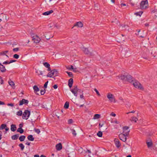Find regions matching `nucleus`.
<instances>
[{
	"label": "nucleus",
	"mask_w": 157,
	"mask_h": 157,
	"mask_svg": "<svg viewBox=\"0 0 157 157\" xmlns=\"http://www.w3.org/2000/svg\"><path fill=\"white\" fill-rule=\"evenodd\" d=\"M119 77L122 80L127 81L130 82L133 81V79L132 76L127 73H124V75H121Z\"/></svg>",
	"instance_id": "1"
},
{
	"label": "nucleus",
	"mask_w": 157,
	"mask_h": 157,
	"mask_svg": "<svg viewBox=\"0 0 157 157\" xmlns=\"http://www.w3.org/2000/svg\"><path fill=\"white\" fill-rule=\"evenodd\" d=\"M47 75V77L50 78H53L58 75V72L56 69H53L50 71Z\"/></svg>",
	"instance_id": "2"
},
{
	"label": "nucleus",
	"mask_w": 157,
	"mask_h": 157,
	"mask_svg": "<svg viewBox=\"0 0 157 157\" xmlns=\"http://www.w3.org/2000/svg\"><path fill=\"white\" fill-rule=\"evenodd\" d=\"M73 87V88L72 89H71L70 90L76 97L77 96L78 92H82V91L81 90L78 88L77 86H74Z\"/></svg>",
	"instance_id": "3"
},
{
	"label": "nucleus",
	"mask_w": 157,
	"mask_h": 157,
	"mask_svg": "<svg viewBox=\"0 0 157 157\" xmlns=\"http://www.w3.org/2000/svg\"><path fill=\"white\" fill-rule=\"evenodd\" d=\"M30 115V111L28 110H25L22 115V118L27 120Z\"/></svg>",
	"instance_id": "4"
},
{
	"label": "nucleus",
	"mask_w": 157,
	"mask_h": 157,
	"mask_svg": "<svg viewBox=\"0 0 157 157\" xmlns=\"http://www.w3.org/2000/svg\"><path fill=\"white\" fill-rule=\"evenodd\" d=\"M133 85L135 87L139 89L143 90L144 88L141 84L138 81H135L133 83Z\"/></svg>",
	"instance_id": "5"
},
{
	"label": "nucleus",
	"mask_w": 157,
	"mask_h": 157,
	"mask_svg": "<svg viewBox=\"0 0 157 157\" xmlns=\"http://www.w3.org/2000/svg\"><path fill=\"white\" fill-rule=\"evenodd\" d=\"M148 2L147 0L142 1L140 3V8L142 9H145L147 7Z\"/></svg>",
	"instance_id": "6"
},
{
	"label": "nucleus",
	"mask_w": 157,
	"mask_h": 157,
	"mask_svg": "<svg viewBox=\"0 0 157 157\" xmlns=\"http://www.w3.org/2000/svg\"><path fill=\"white\" fill-rule=\"evenodd\" d=\"M82 50L84 53L86 55H89L91 56H94V54L92 52H91L88 50V48H83Z\"/></svg>",
	"instance_id": "7"
},
{
	"label": "nucleus",
	"mask_w": 157,
	"mask_h": 157,
	"mask_svg": "<svg viewBox=\"0 0 157 157\" xmlns=\"http://www.w3.org/2000/svg\"><path fill=\"white\" fill-rule=\"evenodd\" d=\"M128 135H126L125 134L121 133L119 135V139L125 142L127 140V136Z\"/></svg>",
	"instance_id": "8"
},
{
	"label": "nucleus",
	"mask_w": 157,
	"mask_h": 157,
	"mask_svg": "<svg viewBox=\"0 0 157 157\" xmlns=\"http://www.w3.org/2000/svg\"><path fill=\"white\" fill-rule=\"evenodd\" d=\"M129 128L128 126L123 127V132L122 133L125 134L126 135H128L130 132V130H128Z\"/></svg>",
	"instance_id": "9"
},
{
	"label": "nucleus",
	"mask_w": 157,
	"mask_h": 157,
	"mask_svg": "<svg viewBox=\"0 0 157 157\" xmlns=\"http://www.w3.org/2000/svg\"><path fill=\"white\" fill-rule=\"evenodd\" d=\"M32 40L33 41L34 43H37L40 41V39L37 35H36L32 37Z\"/></svg>",
	"instance_id": "10"
},
{
	"label": "nucleus",
	"mask_w": 157,
	"mask_h": 157,
	"mask_svg": "<svg viewBox=\"0 0 157 157\" xmlns=\"http://www.w3.org/2000/svg\"><path fill=\"white\" fill-rule=\"evenodd\" d=\"M29 101L28 100H26L24 99H23L21 100H20L19 102V105H21L23 104L25 105H27L29 103Z\"/></svg>",
	"instance_id": "11"
},
{
	"label": "nucleus",
	"mask_w": 157,
	"mask_h": 157,
	"mask_svg": "<svg viewBox=\"0 0 157 157\" xmlns=\"http://www.w3.org/2000/svg\"><path fill=\"white\" fill-rule=\"evenodd\" d=\"M115 144L117 148H119L121 146V144L119 140L117 139H115L114 140Z\"/></svg>",
	"instance_id": "12"
},
{
	"label": "nucleus",
	"mask_w": 157,
	"mask_h": 157,
	"mask_svg": "<svg viewBox=\"0 0 157 157\" xmlns=\"http://www.w3.org/2000/svg\"><path fill=\"white\" fill-rule=\"evenodd\" d=\"M6 71V69L5 67L0 63V71L2 73L5 72Z\"/></svg>",
	"instance_id": "13"
},
{
	"label": "nucleus",
	"mask_w": 157,
	"mask_h": 157,
	"mask_svg": "<svg viewBox=\"0 0 157 157\" xmlns=\"http://www.w3.org/2000/svg\"><path fill=\"white\" fill-rule=\"evenodd\" d=\"M83 26V24L81 22L79 21L76 22L75 24L74 25V26L72 27V28H73L75 26H77L78 27H82Z\"/></svg>",
	"instance_id": "14"
},
{
	"label": "nucleus",
	"mask_w": 157,
	"mask_h": 157,
	"mask_svg": "<svg viewBox=\"0 0 157 157\" xmlns=\"http://www.w3.org/2000/svg\"><path fill=\"white\" fill-rule=\"evenodd\" d=\"M73 83V80L72 78L70 79L68 81V85L70 88H71Z\"/></svg>",
	"instance_id": "15"
},
{
	"label": "nucleus",
	"mask_w": 157,
	"mask_h": 157,
	"mask_svg": "<svg viewBox=\"0 0 157 157\" xmlns=\"http://www.w3.org/2000/svg\"><path fill=\"white\" fill-rule=\"evenodd\" d=\"M56 149L58 151L61 150L62 148V145L61 143L57 144L56 145Z\"/></svg>",
	"instance_id": "16"
},
{
	"label": "nucleus",
	"mask_w": 157,
	"mask_h": 157,
	"mask_svg": "<svg viewBox=\"0 0 157 157\" xmlns=\"http://www.w3.org/2000/svg\"><path fill=\"white\" fill-rule=\"evenodd\" d=\"M43 64L45 67L48 68V71H51L50 65L49 63L47 62H44L43 63Z\"/></svg>",
	"instance_id": "17"
},
{
	"label": "nucleus",
	"mask_w": 157,
	"mask_h": 157,
	"mask_svg": "<svg viewBox=\"0 0 157 157\" xmlns=\"http://www.w3.org/2000/svg\"><path fill=\"white\" fill-rule=\"evenodd\" d=\"M8 52L9 51L8 50H6L1 52H0V56L5 55L7 57L9 58V56L7 55H6V53Z\"/></svg>",
	"instance_id": "18"
},
{
	"label": "nucleus",
	"mask_w": 157,
	"mask_h": 157,
	"mask_svg": "<svg viewBox=\"0 0 157 157\" xmlns=\"http://www.w3.org/2000/svg\"><path fill=\"white\" fill-rule=\"evenodd\" d=\"M17 129V127L15 124H12L11 125L10 129L11 131L14 132Z\"/></svg>",
	"instance_id": "19"
},
{
	"label": "nucleus",
	"mask_w": 157,
	"mask_h": 157,
	"mask_svg": "<svg viewBox=\"0 0 157 157\" xmlns=\"http://www.w3.org/2000/svg\"><path fill=\"white\" fill-rule=\"evenodd\" d=\"M53 11L52 10H51L49 11H48L43 13V15H48L52 13Z\"/></svg>",
	"instance_id": "20"
},
{
	"label": "nucleus",
	"mask_w": 157,
	"mask_h": 157,
	"mask_svg": "<svg viewBox=\"0 0 157 157\" xmlns=\"http://www.w3.org/2000/svg\"><path fill=\"white\" fill-rule=\"evenodd\" d=\"M19 136V134H17L11 136V139L13 140H16L18 139Z\"/></svg>",
	"instance_id": "21"
},
{
	"label": "nucleus",
	"mask_w": 157,
	"mask_h": 157,
	"mask_svg": "<svg viewBox=\"0 0 157 157\" xmlns=\"http://www.w3.org/2000/svg\"><path fill=\"white\" fill-rule=\"evenodd\" d=\"M33 89L34 93L36 94H38L37 93H36V92L39 91V89L37 86L36 85H35L33 87Z\"/></svg>",
	"instance_id": "22"
},
{
	"label": "nucleus",
	"mask_w": 157,
	"mask_h": 157,
	"mask_svg": "<svg viewBox=\"0 0 157 157\" xmlns=\"http://www.w3.org/2000/svg\"><path fill=\"white\" fill-rule=\"evenodd\" d=\"M28 139L30 141H33L34 140V138L32 135H29L27 137Z\"/></svg>",
	"instance_id": "23"
},
{
	"label": "nucleus",
	"mask_w": 157,
	"mask_h": 157,
	"mask_svg": "<svg viewBox=\"0 0 157 157\" xmlns=\"http://www.w3.org/2000/svg\"><path fill=\"white\" fill-rule=\"evenodd\" d=\"M25 137L26 136H25L22 135L19 137V140L20 141L22 142L24 140Z\"/></svg>",
	"instance_id": "24"
},
{
	"label": "nucleus",
	"mask_w": 157,
	"mask_h": 157,
	"mask_svg": "<svg viewBox=\"0 0 157 157\" xmlns=\"http://www.w3.org/2000/svg\"><path fill=\"white\" fill-rule=\"evenodd\" d=\"M7 126V125L5 124H2L0 126V130H3Z\"/></svg>",
	"instance_id": "25"
},
{
	"label": "nucleus",
	"mask_w": 157,
	"mask_h": 157,
	"mask_svg": "<svg viewBox=\"0 0 157 157\" xmlns=\"http://www.w3.org/2000/svg\"><path fill=\"white\" fill-rule=\"evenodd\" d=\"M131 118V119L130 120L132 121H134L135 122H136L138 120L137 118L135 117H132Z\"/></svg>",
	"instance_id": "26"
},
{
	"label": "nucleus",
	"mask_w": 157,
	"mask_h": 157,
	"mask_svg": "<svg viewBox=\"0 0 157 157\" xmlns=\"http://www.w3.org/2000/svg\"><path fill=\"white\" fill-rule=\"evenodd\" d=\"M17 132H19L20 133L22 134L24 132V131L23 129H22V128H18L17 130Z\"/></svg>",
	"instance_id": "27"
},
{
	"label": "nucleus",
	"mask_w": 157,
	"mask_h": 157,
	"mask_svg": "<svg viewBox=\"0 0 157 157\" xmlns=\"http://www.w3.org/2000/svg\"><path fill=\"white\" fill-rule=\"evenodd\" d=\"M69 107V103L68 101H67L65 102L64 105V108L67 109Z\"/></svg>",
	"instance_id": "28"
},
{
	"label": "nucleus",
	"mask_w": 157,
	"mask_h": 157,
	"mask_svg": "<svg viewBox=\"0 0 157 157\" xmlns=\"http://www.w3.org/2000/svg\"><path fill=\"white\" fill-rule=\"evenodd\" d=\"M147 145L148 147L152 146L153 144L151 141L147 142Z\"/></svg>",
	"instance_id": "29"
},
{
	"label": "nucleus",
	"mask_w": 157,
	"mask_h": 157,
	"mask_svg": "<svg viewBox=\"0 0 157 157\" xmlns=\"http://www.w3.org/2000/svg\"><path fill=\"white\" fill-rule=\"evenodd\" d=\"M100 117V115L99 114H95L94 117V119L99 118Z\"/></svg>",
	"instance_id": "30"
},
{
	"label": "nucleus",
	"mask_w": 157,
	"mask_h": 157,
	"mask_svg": "<svg viewBox=\"0 0 157 157\" xmlns=\"http://www.w3.org/2000/svg\"><path fill=\"white\" fill-rule=\"evenodd\" d=\"M19 146L20 147L21 150L23 151L24 148L25 146L23 144L21 143L19 144Z\"/></svg>",
	"instance_id": "31"
},
{
	"label": "nucleus",
	"mask_w": 157,
	"mask_h": 157,
	"mask_svg": "<svg viewBox=\"0 0 157 157\" xmlns=\"http://www.w3.org/2000/svg\"><path fill=\"white\" fill-rule=\"evenodd\" d=\"M71 131L72 132V133L74 136H75L77 135L75 130L73 129H71Z\"/></svg>",
	"instance_id": "32"
},
{
	"label": "nucleus",
	"mask_w": 157,
	"mask_h": 157,
	"mask_svg": "<svg viewBox=\"0 0 157 157\" xmlns=\"http://www.w3.org/2000/svg\"><path fill=\"white\" fill-rule=\"evenodd\" d=\"M65 72L68 75L69 77H73V75L72 72L67 71H66Z\"/></svg>",
	"instance_id": "33"
},
{
	"label": "nucleus",
	"mask_w": 157,
	"mask_h": 157,
	"mask_svg": "<svg viewBox=\"0 0 157 157\" xmlns=\"http://www.w3.org/2000/svg\"><path fill=\"white\" fill-rule=\"evenodd\" d=\"M97 136L100 137H102V132L100 131H99L97 134Z\"/></svg>",
	"instance_id": "34"
},
{
	"label": "nucleus",
	"mask_w": 157,
	"mask_h": 157,
	"mask_svg": "<svg viewBox=\"0 0 157 157\" xmlns=\"http://www.w3.org/2000/svg\"><path fill=\"white\" fill-rule=\"evenodd\" d=\"M22 112L21 110H19L17 112V115L18 116H21L22 115Z\"/></svg>",
	"instance_id": "35"
},
{
	"label": "nucleus",
	"mask_w": 157,
	"mask_h": 157,
	"mask_svg": "<svg viewBox=\"0 0 157 157\" xmlns=\"http://www.w3.org/2000/svg\"><path fill=\"white\" fill-rule=\"evenodd\" d=\"M8 83L11 86H14L15 85L14 82L12 81H11L10 80L8 81Z\"/></svg>",
	"instance_id": "36"
},
{
	"label": "nucleus",
	"mask_w": 157,
	"mask_h": 157,
	"mask_svg": "<svg viewBox=\"0 0 157 157\" xmlns=\"http://www.w3.org/2000/svg\"><path fill=\"white\" fill-rule=\"evenodd\" d=\"M2 15H3L4 17H5V21H7V20L8 19L9 17L8 16H7L6 14H2L1 15L2 16Z\"/></svg>",
	"instance_id": "37"
},
{
	"label": "nucleus",
	"mask_w": 157,
	"mask_h": 157,
	"mask_svg": "<svg viewBox=\"0 0 157 157\" xmlns=\"http://www.w3.org/2000/svg\"><path fill=\"white\" fill-rule=\"evenodd\" d=\"M143 12H137L135 13V14H136L137 16H140L142 14Z\"/></svg>",
	"instance_id": "38"
},
{
	"label": "nucleus",
	"mask_w": 157,
	"mask_h": 157,
	"mask_svg": "<svg viewBox=\"0 0 157 157\" xmlns=\"http://www.w3.org/2000/svg\"><path fill=\"white\" fill-rule=\"evenodd\" d=\"M113 96V95L112 94H108L107 95V97L109 99H110V98Z\"/></svg>",
	"instance_id": "39"
},
{
	"label": "nucleus",
	"mask_w": 157,
	"mask_h": 157,
	"mask_svg": "<svg viewBox=\"0 0 157 157\" xmlns=\"http://www.w3.org/2000/svg\"><path fill=\"white\" fill-rule=\"evenodd\" d=\"M109 100L111 102L114 101V102H116L115 101V99L113 97H112L111 98H110V99H109Z\"/></svg>",
	"instance_id": "40"
},
{
	"label": "nucleus",
	"mask_w": 157,
	"mask_h": 157,
	"mask_svg": "<svg viewBox=\"0 0 157 157\" xmlns=\"http://www.w3.org/2000/svg\"><path fill=\"white\" fill-rule=\"evenodd\" d=\"M34 130L35 132L38 134H39L40 132V129L38 128H34Z\"/></svg>",
	"instance_id": "41"
},
{
	"label": "nucleus",
	"mask_w": 157,
	"mask_h": 157,
	"mask_svg": "<svg viewBox=\"0 0 157 157\" xmlns=\"http://www.w3.org/2000/svg\"><path fill=\"white\" fill-rule=\"evenodd\" d=\"M19 56V55L17 54H15L13 56V58L16 59H18Z\"/></svg>",
	"instance_id": "42"
},
{
	"label": "nucleus",
	"mask_w": 157,
	"mask_h": 157,
	"mask_svg": "<svg viewBox=\"0 0 157 157\" xmlns=\"http://www.w3.org/2000/svg\"><path fill=\"white\" fill-rule=\"evenodd\" d=\"M73 121L72 119H69L68 121V124H71L73 123Z\"/></svg>",
	"instance_id": "43"
},
{
	"label": "nucleus",
	"mask_w": 157,
	"mask_h": 157,
	"mask_svg": "<svg viewBox=\"0 0 157 157\" xmlns=\"http://www.w3.org/2000/svg\"><path fill=\"white\" fill-rule=\"evenodd\" d=\"M45 89H44V90H41V91H40V93H41V95H44L45 93Z\"/></svg>",
	"instance_id": "44"
},
{
	"label": "nucleus",
	"mask_w": 157,
	"mask_h": 157,
	"mask_svg": "<svg viewBox=\"0 0 157 157\" xmlns=\"http://www.w3.org/2000/svg\"><path fill=\"white\" fill-rule=\"evenodd\" d=\"M2 14H4L3 13H1V14H0V18H1L2 19V20L4 21H5V17L3 15H2V16H1L2 15Z\"/></svg>",
	"instance_id": "45"
},
{
	"label": "nucleus",
	"mask_w": 157,
	"mask_h": 157,
	"mask_svg": "<svg viewBox=\"0 0 157 157\" xmlns=\"http://www.w3.org/2000/svg\"><path fill=\"white\" fill-rule=\"evenodd\" d=\"M94 91L96 92V94H97L99 96H100V93H99V92L96 88H95L94 89Z\"/></svg>",
	"instance_id": "46"
},
{
	"label": "nucleus",
	"mask_w": 157,
	"mask_h": 157,
	"mask_svg": "<svg viewBox=\"0 0 157 157\" xmlns=\"http://www.w3.org/2000/svg\"><path fill=\"white\" fill-rule=\"evenodd\" d=\"M48 81H47L44 84V88H46L47 87L48 84Z\"/></svg>",
	"instance_id": "47"
},
{
	"label": "nucleus",
	"mask_w": 157,
	"mask_h": 157,
	"mask_svg": "<svg viewBox=\"0 0 157 157\" xmlns=\"http://www.w3.org/2000/svg\"><path fill=\"white\" fill-rule=\"evenodd\" d=\"M0 84H3V81L2 78V77L0 76Z\"/></svg>",
	"instance_id": "48"
},
{
	"label": "nucleus",
	"mask_w": 157,
	"mask_h": 157,
	"mask_svg": "<svg viewBox=\"0 0 157 157\" xmlns=\"http://www.w3.org/2000/svg\"><path fill=\"white\" fill-rule=\"evenodd\" d=\"M3 64H9L10 63V62L9 61L7 60L6 61L4 62L3 63Z\"/></svg>",
	"instance_id": "49"
},
{
	"label": "nucleus",
	"mask_w": 157,
	"mask_h": 157,
	"mask_svg": "<svg viewBox=\"0 0 157 157\" xmlns=\"http://www.w3.org/2000/svg\"><path fill=\"white\" fill-rule=\"evenodd\" d=\"M39 73L38 71H36V73H38L39 75H43V73H42V71H39Z\"/></svg>",
	"instance_id": "50"
},
{
	"label": "nucleus",
	"mask_w": 157,
	"mask_h": 157,
	"mask_svg": "<svg viewBox=\"0 0 157 157\" xmlns=\"http://www.w3.org/2000/svg\"><path fill=\"white\" fill-rule=\"evenodd\" d=\"M19 50V48H14L13 49V51H14V52H17V51H18Z\"/></svg>",
	"instance_id": "51"
},
{
	"label": "nucleus",
	"mask_w": 157,
	"mask_h": 157,
	"mask_svg": "<svg viewBox=\"0 0 157 157\" xmlns=\"http://www.w3.org/2000/svg\"><path fill=\"white\" fill-rule=\"evenodd\" d=\"M59 112H56L55 113L56 116L59 119V115L58 114Z\"/></svg>",
	"instance_id": "52"
},
{
	"label": "nucleus",
	"mask_w": 157,
	"mask_h": 157,
	"mask_svg": "<svg viewBox=\"0 0 157 157\" xmlns=\"http://www.w3.org/2000/svg\"><path fill=\"white\" fill-rule=\"evenodd\" d=\"M23 123L20 124L19 125V128H22V127H23Z\"/></svg>",
	"instance_id": "53"
},
{
	"label": "nucleus",
	"mask_w": 157,
	"mask_h": 157,
	"mask_svg": "<svg viewBox=\"0 0 157 157\" xmlns=\"http://www.w3.org/2000/svg\"><path fill=\"white\" fill-rule=\"evenodd\" d=\"M7 105L8 106H10L12 107H13L14 106L13 104L12 103H8L7 104Z\"/></svg>",
	"instance_id": "54"
},
{
	"label": "nucleus",
	"mask_w": 157,
	"mask_h": 157,
	"mask_svg": "<svg viewBox=\"0 0 157 157\" xmlns=\"http://www.w3.org/2000/svg\"><path fill=\"white\" fill-rule=\"evenodd\" d=\"M5 133H6L7 131H8L9 129L7 127V126L6 127V128H5Z\"/></svg>",
	"instance_id": "55"
},
{
	"label": "nucleus",
	"mask_w": 157,
	"mask_h": 157,
	"mask_svg": "<svg viewBox=\"0 0 157 157\" xmlns=\"http://www.w3.org/2000/svg\"><path fill=\"white\" fill-rule=\"evenodd\" d=\"M16 61H17L16 60H11L9 61L10 63H13L14 62H15Z\"/></svg>",
	"instance_id": "56"
},
{
	"label": "nucleus",
	"mask_w": 157,
	"mask_h": 157,
	"mask_svg": "<svg viewBox=\"0 0 157 157\" xmlns=\"http://www.w3.org/2000/svg\"><path fill=\"white\" fill-rule=\"evenodd\" d=\"M53 87L54 89H56L58 88V86L56 84H55L53 86Z\"/></svg>",
	"instance_id": "57"
},
{
	"label": "nucleus",
	"mask_w": 157,
	"mask_h": 157,
	"mask_svg": "<svg viewBox=\"0 0 157 157\" xmlns=\"http://www.w3.org/2000/svg\"><path fill=\"white\" fill-rule=\"evenodd\" d=\"M136 31L137 32V33H136L135 34L137 35H139V33L140 32V30L138 29L136 30Z\"/></svg>",
	"instance_id": "58"
},
{
	"label": "nucleus",
	"mask_w": 157,
	"mask_h": 157,
	"mask_svg": "<svg viewBox=\"0 0 157 157\" xmlns=\"http://www.w3.org/2000/svg\"><path fill=\"white\" fill-rule=\"evenodd\" d=\"M113 122L115 124H118L120 123L119 122L117 121H114Z\"/></svg>",
	"instance_id": "59"
},
{
	"label": "nucleus",
	"mask_w": 157,
	"mask_h": 157,
	"mask_svg": "<svg viewBox=\"0 0 157 157\" xmlns=\"http://www.w3.org/2000/svg\"><path fill=\"white\" fill-rule=\"evenodd\" d=\"M30 143H31L30 142H29L28 141H27L25 143V144L26 145H27L28 146H30Z\"/></svg>",
	"instance_id": "60"
},
{
	"label": "nucleus",
	"mask_w": 157,
	"mask_h": 157,
	"mask_svg": "<svg viewBox=\"0 0 157 157\" xmlns=\"http://www.w3.org/2000/svg\"><path fill=\"white\" fill-rule=\"evenodd\" d=\"M110 115L113 117H115L116 116V114L113 112H112L111 113V114H110Z\"/></svg>",
	"instance_id": "61"
},
{
	"label": "nucleus",
	"mask_w": 157,
	"mask_h": 157,
	"mask_svg": "<svg viewBox=\"0 0 157 157\" xmlns=\"http://www.w3.org/2000/svg\"><path fill=\"white\" fill-rule=\"evenodd\" d=\"M74 69L72 65H71V67L69 68H68L69 70H71V69Z\"/></svg>",
	"instance_id": "62"
},
{
	"label": "nucleus",
	"mask_w": 157,
	"mask_h": 157,
	"mask_svg": "<svg viewBox=\"0 0 157 157\" xmlns=\"http://www.w3.org/2000/svg\"><path fill=\"white\" fill-rule=\"evenodd\" d=\"M5 103L4 102L0 101V105H5Z\"/></svg>",
	"instance_id": "63"
},
{
	"label": "nucleus",
	"mask_w": 157,
	"mask_h": 157,
	"mask_svg": "<svg viewBox=\"0 0 157 157\" xmlns=\"http://www.w3.org/2000/svg\"><path fill=\"white\" fill-rule=\"evenodd\" d=\"M45 37L47 40H48L50 39V38H52L53 37V36H51V37H47L46 36H45Z\"/></svg>",
	"instance_id": "64"
}]
</instances>
